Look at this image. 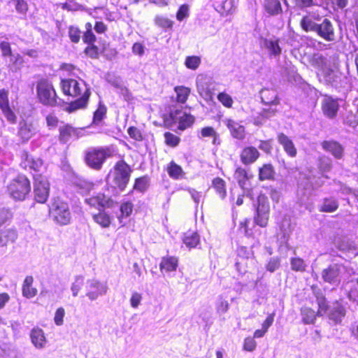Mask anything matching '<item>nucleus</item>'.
Segmentation results:
<instances>
[{
	"mask_svg": "<svg viewBox=\"0 0 358 358\" xmlns=\"http://www.w3.org/2000/svg\"><path fill=\"white\" fill-rule=\"evenodd\" d=\"M277 139L289 156L294 157L296 155V148L293 141L287 135L283 133H280L278 135Z\"/></svg>",
	"mask_w": 358,
	"mask_h": 358,
	"instance_id": "nucleus-26",
	"label": "nucleus"
},
{
	"mask_svg": "<svg viewBox=\"0 0 358 358\" xmlns=\"http://www.w3.org/2000/svg\"><path fill=\"white\" fill-rule=\"evenodd\" d=\"M265 44L271 55L278 56L281 53L278 40H266Z\"/></svg>",
	"mask_w": 358,
	"mask_h": 358,
	"instance_id": "nucleus-47",
	"label": "nucleus"
},
{
	"mask_svg": "<svg viewBox=\"0 0 358 358\" xmlns=\"http://www.w3.org/2000/svg\"><path fill=\"white\" fill-rule=\"evenodd\" d=\"M196 88L199 94L203 96L208 97L210 95V89L209 87V80L205 76L200 75L196 78Z\"/></svg>",
	"mask_w": 358,
	"mask_h": 358,
	"instance_id": "nucleus-29",
	"label": "nucleus"
},
{
	"mask_svg": "<svg viewBox=\"0 0 358 358\" xmlns=\"http://www.w3.org/2000/svg\"><path fill=\"white\" fill-rule=\"evenodd\" d=\"M85 54L92 59H97L99 55V49L94 44L88 45L85 49Z\"/></svg>",
	"mask_w": 358,
	"mask_h": 358,
	"instance_id": "nucleus-55",
	"label": "nucleus"
},
{
	"mask_svg": "<svg viewBox=\"0 0 358 358\" xmlns=\"http://www.w3.org/2000/svg\"><path fill=\"white\" fill-rule=\"evenodd\" d=\"M133 210V205L130 202H125L120 206L121 217H129Z\"/></svg>",
	"mask_w": 358,
	"mask_h": 358,
	"instance_id": "nucleus-63",
	"label": "nucleus"
},
{
	"mask_svg": "<svg viewBox=\"0 0 358 358\" xmlns=\"http://www.w3.org/2000/svg\"><path fill=\"white\" fill-rule=\"evenodd\" d=\"M17 238L15 230L6 229L0 231V246L6 245L9 241H14Z\"/></svg>",
	"mask_w": 358,
	"mask_h": 358,
	"instance_id": "nucleus-36",
	"label": "nucleus"
},
{
	"mask_svg": "<svg viewBox=\"0 0 358 358\" xmlns=\"http://www.w3.org/2000/svg\"><path fill=\"white\" fill-rule=\"evenodd\" d=\"M166 170L169 176L173 179L178 180L184 178L185 176V172L181 166L176 164L174 162H170Z\"/></svg>",
	"mask_w": 358,
	"mask_h": 358,
	"instance_id": "nucleus-35",
	"label": "nucleus"
},
{
	"mask_svg": "<svg viewBox=\"0 0 358 358\" xmlns=\"http://www.w3.org/2000/svg\"><path fill=\"white\" fill-rule=\"evenodd\" d=\"M317 34L327 41L331 42L335 39L334 29L329 19H324L322 23L318 24Z\"/></svg>",
	"mask_w": 358,
	"mask_h": 358,
	"instance_id": "nucleus-17",
	"label": "nucleus"
},
{
	"mask_svg": "<svg viewBox=\"0 0 358 358\" xmlns=\"http://www.w3.org/2000/svg\"><path fill=\"white\" fill-rule=\"evenodd\" d=\"M234 178L237 180L239 186L244 188L245 182L248 179L246 171L241 167H238L235 171Z\"/></svg>",
	"mask_w": 358,
	"mask_h": 358,
	"instance_id": "nucleus-44",
	"label": "nucleus"
},
{
	"mask_svg": "<svg viewBox=\"0 0 358 358\" xmlns=\"http://www.w3.org/2000/svg\"><path fill=\"white\" fill-rule=\"evenodd\" d=\"M213 187L221 199H224L226 196V185L225 182L220 178H215L213 180Z\"/></svg>",
	"mask_w": 358,
	"mask_h": 358,
	"instance_id": "nucleus-42",
	"label": "nucleus"
},
{
	"mask_svg": "<svg viewBox=\"0 0 358 358\" xmlns=\"http://www.w3.org/2000/svg\"><path fill=\"white\" fill-rule=\"evenodd\" d=\"M81 31L78 27L71 26L69 28V36L73 43H77L80 41Z\"/></svg>",
	"mask_w": 358,
	"mask_h": 358,
	"instance_id": "nucleus-56",
	"label": "nucleus"
},
{
	"mask_svg": "<svg viewBox=\"0 0 358 358\" xmlns=\"http://www.w3.org/2000/svg\"><path fill=\"white\" fill-rule=\"evenodd\" d=\"M269 203L268 199L264 195H259L257 198V206L256 208L257 216L255 222L262 227L266 226L269 217Z\"/></svg>",
	"mask_w": 358,
	"mask_h": 358,
	"instance_id": "nucleus-10",
	"label": "nucleus"
},
{
	"mask_svg": "<svg viewBox=\"0 0 358 358\" xmlns=\"http://www.w3.org/2000/svg\"><path fill=\"white\" fill-rule=\"evenodd\" d=\"M322 149L330 153L336 159H341L344 157L345 148L334 140L324 141L321 143Z\"/></svg>",
	"mask_w": 358,
	"mask_h": 358,
	"instance_id": "nucleus-16",
	"label": "nucleus"
},
{
	"mask_svg": "<svg viewBox=\"0 0 358 358\" xmlns=\"http://www.w3.org/2000/svg\"><path fill=\"white\" fill-rule=\"evenodd\" d=\"M319 169L322 172H328L332 168V160L328 157H321L319 159Z\"/></svg>",
	"mask_w": 358,
	"mask_h": 358,
	"instance_id": "nucleus-51",
	"label": "nucleus"
},
{
	"mask_svg": "<svg viewBox=\"0 0 358 358\" xmlns=\"http://www.w3.org/2000/svg\"><path fill=\"white\" fill-rule=\"evenodd\" d=\"M110 155L108 149L103 148H90L85 152V160L91 168L99 170L106 159Z\"/></svg>",
	"mask_w": 358,
	"mask_h": 358,
	"instance_id": "nucleus-5",
	"label": "nucleus"
},
{
	"mask_svg": "<svg viewBox=\"0 0 358 358\" xmlns=\"http://www.w3.org/2000/svg\"><path fill=\"white\" fill-rule=\"evenodd\" d=\"M94 221L103 228H107L110 225L111 220L110 216L104 211L99 212L93 215Z\"/></svg>",
	"mask_w": 358,
	"mask_h": 358,
	"instance_id": "nucleus-39",
	"label": "nucleus"
},
{
	"mask_svg": "<svg viewBox=\"0 0 358 358\" xmlns=\"http://www.w3.org/2000/svg\"><path fill=\"white\" fill-rule=\"evenodd\" d=\"M259 157V152L257 149L253 146L244 148L240 155L241 162L245 165L254 163Z\"/></svg>",
	"mask_w": 358,
	"mask_h": 358,
	"instance_id": "nucleus-24",
	"label": "nucleus"
},
{
	"mask_svg": "<svg viewBox=\"0 0 358 358\" xmlns=\"http://www.w3.org/2000/svg\"><path fill=\"white\" fill-rule=\"evenodd\" d=\"M85 201L87 204L92 207L96 208H110L112 207L113 201L109 196L104 194L99 193L95 196L86 198Z\"/></svg>",
	"mask_w": 358,
	"mask_h": 358,
	"instance_id": "nucleus-18",
	"label": "nucleus"
},
{
	"mask_svg": "<svg viewBox=\"0 0 358 358\" xmlns=\"http://www.w3.org/2000/svg\"><path fill=\"white\" fill-rule=\"evenodd\" d=\"M82 129L73 127L70 124H63L59 127L58 140L66 144L71 140L78 139L81 136Z\"/></svg>",
	"mask_w": 358,
	"mask_h": 358,
	"instance_id": "nucleus-11",
	"label": "nucleus"
},
{
	"mask_svg": "<svg viewBox=\"0 0 358 358\" xmlns=\"http://www.w3.org/2000/svg\"><path fill=\"white\" fill-rule=\"evenodd\" d=\"M317 22L314 21V17L312 16H308L307 15L303 16L300 22V25L303 30L306 32L313 31L315 32L318 26Z\"/></svg>",
	"mask_w": 358,
	"mask_h": 358,
	"instance_id": "nucleus-33",
	"label": "nucleus"
},
{
	"mask_svg": "<svg viewBox=\"0 0 358 358\" xmlns=\"http://www.w3.org/2000/svg\"><path fill=\"white\" fill-rule=\"evenodd\" d=\"M257 347V343L253 337H247L244 340L243 350L248 352H252Z\"/></svg>",
	"mask_w": 358,
	"mask_h": 358,
	"instance_id": "nucleus-59",
	"label": "nucleus"
},
{
	"mask_svg": "<svg viewBox=\"0 0 358 358\" xmlns=\"http://www.w3.org/2000/svg\"><path fill=\"white\" fill-rule=\"evenodd\" d=\"M148 185V178L146 177H143L136 180L134 189L141 192H143L146 190Z\"/></svg>",
	"mask_w": 358,
	"mask_h": 358,
	"instance_id": "nucleus-57",
	"label": "nucleus"
},
{
	"mask_svg": "<svg viewBox=\"0 0 358 358\" xmlns=\"http://www.w3.org/2000/svg\"><path fill=\"white\" fill-rule=\"evenodd\" d=\"M317 315V313L316 314L315 312L310 308L304 307L301 308L302 321L304 324H313Z\"/></svg>",
	"mask_w": 358,
	"mask_h": 358,
	"instance_id": "nucleus-41",
	"label": "nucleus"
},
{
	"mask_svg": "<svg viewBox=\"0 0 358 358\" xmlns=\"http://www.w3.org/2000/svg\"><path fill=\"white\" fill-rule=\"evenodd\" d=\"M178 267V259L175 257H163L160 263L162 272H170L176 270Z\"/></svg>",
	"mask_w": 358,
	"mask_h": 358,
	"instance_id": "nucleus-31",
	"label": "nucleus"
},
{
	"mask_svg": "<svg viewBox=\"0 0 358 358\" xmlns=\"http://www.w3.org/2000/svg\"><path fill=\"white\" fill-rule=\"evenodd\" d=\"M290 264L292 269L294 271L303 272L306 268L305 262L299 257L292 258Z\"/></svg>",
	"mask_w": 358,
	"mask_h": 358,
	"instance_id": "nucleus-48",
	"label": "nucleus"
},
{
	"mask_svg": "<svg viewBox=\"0 0 358 358\" xmlns=\"http://www.w3.org/2000/svg\"><path fill=\"white\" fill-rule=\"evenodd\" d=\"M165 143L170 147H176L180 143V138L171 132H166L164 134Z\"/></svg>",
	"mask_w": 358,
	"mask_h": 358,
	"instance_id": "nucleus-52",
	"label": "nucleus"
},
{
	"mask_svg": "<svg viewBox=\"0 0 358 358\" xmlns=\"http://www.w3.org/2000/svg\"><path fill=\"white\" fill-rule=\"evenodd\" d=\"M0 108L9 122L11 124L16 122L17 117L10 108L8 92L5 89L0 90Z\"/></svg>",
	"mask_w": 358,
	"mask_h": 358,
	"instance_id": "nucleus-14",
	"label": "nucleus"
},
{
	"mask_svg": "<svg viewBox=\"0 0 358 358\" xmlns=\"http://www.w3.org/2000/svg\"><path fill=\"white\" fill-rule=\"evenodd\" d=\"M106 110V107L100 103L98 108L94 113V122L97 124L101 122L105 117Z\"/></svg>",
	"mask_w": 358,
	"mask_h": 358,
	"instance_id": "nucleus-53",
	"label": "nucleus"
},
{
	"mask_svg": "<svg viewBox=\"0 0 358 358\" xmlns=\"http://www.w3.org/2000/svg\"><path fill=\"white\" fill-rule=\"evenodd\" d=\"M24 157V160L21 163V166L24 169L29 168L36 172H39L43 168V162L41 159L34 158L27 154H25Z\"/></svg>",
	"mask_w": 358,
	"mask_h": 358,
	"instance_id": "nucleus-27",
	"label": "nucleus"
},
{
	"mask_svg": "<svg viewBox=\"0 0 358 358\" xmlns=\"http://www.w3.org/2000/svg\"><path fill=\"white\" fill-rule=\"evenodd\" d=\"M176 94V101L178 103H184L186 102L190 94V89L185 86H176L174 88Z\"/></svg>",
	"mask_w": 358,
	"mask_h": 358,
	"instance_id": "nucleus-37",
	"label": "nucleus"
},
{
	"mask_svg": "<svg viewBox=\"0 0 358 358\" xmlns=\"http://www.w3.org/2000/svg\"><path fill=\"white\" fill-rule=\"evenodd\" d=\"M84 285V277L83 275H76L71 284V290L72 295L76 297L78 296L79 291Z\"/></svg>",
	"mask_w": 358,
	"mask_h": 358,
	"instance_id": "nucleus-46",
	"label": "nucleus"
},
{
	"mask_svg": "<svg viewBox=\"0 0 358 358\" xmlns=\"http://www.w3.org/2000/svg\"><path fill=\"white\" fill-rule=\"evenodd\" d=\"M7 190L13 199L23 201L31 190L30 182L25 176L19 175L10 182Z\"/></svg>",
	"mask_w": 358,
	"mask_h": 358,
	"instance_id": "nucleus-3",
	"label": "nucleus"
},
{
	"mask_svg": "<svg viewBox=\"0 0 358 358\" xmlns=\"http://www.w3.org/2000/svg\"><path fill=\"white\" fill-rule=\"evenodd\" d=\"M324 81L335 87H340L343 86V83L346 80V78L338 71L333 64L328 70L322 73Z\"/></svg>",
	"mask_w": 358,
	"mask_h": 358,
	"instance_id": "nucleus-13",
	"label": "nucleus"
},
{
	"mask_svg": "<svg viewBox=\"0 0 358 358\" xmlns=\"http://www.w3.org/2000/svg\"><path fill=\"white\" fill-rule=\"evenodd\" d=\"M34 197L37 202L45 203L49 196L50 185L47 178L41 174L34 175Z\"/></svg>",
	"mask_w": 358,
	"mask_h": 358,
	"instance_id": "nucleus-8",
	"label": "nucleus"
},
{
	"mask_svg": "<svg viewBox=\"0 0 358 358\" xmlns=\"http://www.w3.org/2000/svg\"><path fill=\"white\" fill-rule=\"evenodd\" d=\"M310 63L313 67L316 68L321 74L328 70L333 64L329 59L319 53L314 54L311 57Z\"/></svg>",
	"mask_w": 358,
	"mask_h": 358,
	"instance_id": "nucleus-22",
	"label": "nucleus"
},
{
	"mask_svg": "<svg viewBox=\"0 0 358 358\" xmlns=\"http://www.w3.org/2000/svg\"><path fill=\"white\" fill-rule=\"evenodd\" d=\"M62 88L64 93L66 95L72 96H80V98L71 103V110L83 108L87 106L90 96V90L84 80L74 79L62 80Z\"/></svg>",
	"mask_w": 358,
	"mask_h": 358,
	"instance_id": "nucleus-1",
	"label": "nucleus"
},
{
	"mask_svg": "<svg viewBox=\"0 0 358 358\" xmlns=\"http://www.w3.org/2000/svg\"><path fill=\"white\" fill-rule=\"evenodd\" d=\"M37 95L41 103L49 106L57 104V95L52 85L45 80L37 85Z\"/></svg>",
	"mask_w": 358,
	"mask_h": 358,
	"instance_id": "nucleus-6",
	"label": "nucleus"
},
{
	"mask_svg": "<svg viewBox=\"0 0 358 358\" xmlns=\"http://www.w3.org/2000/svg\"><path fill=\"white\" fill-rule=\"evenodd\" d=\"M355 272L352 268L343 264H332L321 272L324 282L338 285L341 280H349Z\"/></svg>",
	"mask_w": 358,
	"mask_h": 358,
	"instance_id": "nucleus-2",
	"label": "nucleus"
},
{
	"mask_svg": "<svg viewBox=\"0 0 358 358\" xmlns=\"http://www.w3.org/2000/svg\"><path fill=\"white\" fill-rule=\"evenodd\" d=\"M34 278L31 275H27L22 285V295L23 296L31 299L37 294V289L32 287Z\"/></svg>",
	"mask_w": 358,
	"mask_h": 358,
	"instance_id": "nucleus-30",
	"label": "nucleus"
},
{
	"mask_svg": "<svg viewBox=\"0 0 358 358\" xmlns=\"http://www.w3.org/2000/svg\"><path fill=\"white\" fill-rule=\"evenodd\" d=\"M194 122V117L187 113L182 109H178L176 113V125L178 129L184 131L190 127Z\"/></svg>",
	"mask_w": 358,
	"mask_h": 358,
	"instance_id": "nucleus-21",
	"label": "nucleus"
},
{
	"mask_svg": "<svg viewBox=\"0 0 358 358\" xmlns=\"http://www.w3.org/2000/svg\"><path fill=\"white\" fill-rule=\"evenodd\" d=\"M30 338L35 348L37 349H43L45 348L47 340L41 329L38 327L32 329L30 332Z\"/></svg>",
	"mask_w": 358,
	"mask_h": 358,
	"instance_id": "nucleus-25",
	"label": "nucleus"
},
{
	"mask_svg": "<svg viewBox=\"0 0 358 358\" xmlns=\"http://www.w3.org/2000/svg\"><path fill=\"white\" fill-rule=\"evenodd\" d=\"M55 221L60 225H66L70 223L71 213L67 203L57 200L55 201L51 208Z\"/></svg>",
	"mask_w": 358,
	"mask_h": 358,
	"instance_id": "nucleus-7",
	"label": "nucleus"
},
{
	"mask_svg": "<svg viewBox=\"0 0 358 358\" xmlns=\"http://www.w3.org/2000/svg\"><path fill=\"white\" fill-rule=\"evenodd\" d=\"M131 171L129 166L125 162L119 161L114 167L113 173L108 176V181L111 180L115 186L122 191L129 180Z\"/></svg>",
	"mask_w": 358,
	"mask_h": 358,
	"instance_id": "nucleus-4",
	"label": "nucleus"
},
{
	"mask_svg": "<svg viewBox=\"0 0 358 358\" xmlns=\"http://www.w3.org/2000/svg\"><path fill=\"white\" fill-rule=\"evenodd\" d=\"M194 122V117L187 113L182 109H178L176 113V125L178 129L184 131L190 127Z\"/></svg>",
	"mask_w": 358,
	"mask_h": 358,
	"instance_id": "nucleus-20",
	"label": "nucleus"
},
{
	"mask_svg": "<svg viewBox=\"0 0 358 358\" xmlns=\"http://www.w3.org/2000/svg\"><path fill=\"white\" fill-rule=\"evenodd\" d=\"M10 57L9 68L12 71H17L22 66L23 59L22 56L18 53L12 54Z\"/></svg>",
	"mask_w": 358,
	"mask_h": 358,
	"instance_id": "nucleus-43",
	"label": "nucleus"
},
{
	"mask_svg": "<svg viewBox=\"0 0 358 358\" xmlns=\"http://www.w3.org/2000/svg\"><path fill=\"white\" fill-rule=\"evenodd\" d=\"M199 241V236L196 232L186 234L183 238L184 244L189 249L196 248Z\"/></svg>",
	"mask_w": 358,
	"mask_h": 358,
	"instance_id": "nucleus-40",
	"label": "nucleus"
},
{
	"mask_svg": "<svg viewBox=\"0 0 358 358\" xmlns=\"http://www.w3.org/2000/svg\"><path fill=\"white\" fill-rule=\"evenodd\" d=\"M106 282H101L96 279L87 280L85 284L86 296L91 301L96 300L108 292Z\"/></svg>",
	"mask_w": 358,
	"mask_h": 358,
	"instance_id": "nucleus-9",
	"label": "nucleus"
},
{
	"mask_svg": "<svg viewBox=\"0 0 358 358\" xmlns=\"http://www.w3.org/2000/svg\"><path fill=\"white\" fill-rule=\"evenodd\" d=\"M338 202L333 199H325L320 208V211L331 213L338 208Z\"/></svg>",
	"mask_w": 358,
	"mask_h": 358,
	"instance_id": "nucleus-45",
	"label": "nucleus"
},
{
	"mask_svg": "<svg viewBox=\"0 0 358 358\" xmlns=\"http://www.w3.org/2000/svg\"><path fill=\"white\" fill-rule=\"evenodd\" d=\"M37 132L38 127L32 122L23 120L19 123L17 134L23 142H27Z\"/></svg>",
	"mask_w": 358,
	"mask_h": 358,
	"instance_id": "nucleus-15",
	"label": "nucleus"
},
{
	"mask_svg": "<svg viewBox=\"0 0 358 358\" xmlns=\"http://www.w3.org/2000/svg\"><path fill=\"white\" fill-rule=\"evenodd\" d=\"M280 265V259L278 257H272L266 264V270L273 273L276 271Z\"/></svg>",
	"mask_w": 358,
	"mask_h": 358,
	"instance_id": "nucleus-62",
	"label": "nucleus"
},
{
	"mask_svg": "<svg viewBox=\"0 0 358 358\" xmlns=\"http://www.w3.org/2000/svg\"><path fill=\"white\" fill-rule=\"evenodd\" d=\"M348 298L350 300L358 303V278L354 287L348 292Z\"/></svg>",
	"mask_w": 358,
	"mask_h": 358,
	"instance_id": "nucleus-64",
	"label": "nucleus"
},
{
	"mask_svg": "<svg viewBox=\"0 0 358 358\" xmlns=\"http://www.w3.org/2000/svg\"><path fill=\"white\" fill-rule=\"evenodd\" d=\"M326 314L331 323L338 324L346 315V308L341 302L336 301L329 306Z\"/></svg>",
	"mask_w": 358,
	"mask_h": 358,
	"instance_id": "nucleus-12",
	"label": "nucleus"
},
{
	"mask_svg": "<svg viewBox=\"0 0 358 358\" xmlns=\"http://www.w3.org/2000/svg\"><path fill=\"white\" fill-rule=\"evenodd\" d=\"M201 59L199 56H189L185 59V64L187 68L196 70L201 64Z\"/></svg>",
	"mask_w": 358,
	"mask_h": 358,
	"instance_id": "nucleus-49",
	"label": "nucleus"
},
{
	"mask_svg": "<svg viewBox=\"0 0 358 358\" xmlns=\"http://www.w3.org/2000/svg\"><path fill=\"white\" fill-rule=\"evenodd\" d=\"M217 99L227 108H231L234 103L231 96L225 92L220 93L217 95Z\"/></svg>",
	"mask_w": 358,
	"mask_h": 358,
	"instance_id": "nucleus-54",
	"label": "nucleus"
},
{
	"mask_svg": "<svg viewBox=\"0 0 358 358\" xmlns=\"http://www.w3.org/2000/svg\"><path fill=\"white\" fill-rule=\"evenodd\" d=\"M275 171L271 164H264L259 169V179L260 180H270L273 178Z\"/></svg>",
	"mask_w": 358,
	"mask_h": 358,
	"instance_id": "nucleus-38",
	"label": "nucleus"
},
{
	"mask_svg": "<svg viewBox=\"0 0 358 358\" xmlns=\"http://www.w3.org/2000/svg\"><path fill=\"white\" fill-rule=\"evenodd\" d=\"M266 11L271 15H276L282 12V7L279 0H264Z\"/></svg>",
	"mask_w": 358,
	"mask_h": 358,
	"instance_id": "nucleus-32",
	"label": "nucleus"
},
{
	"mask_svg": "<svg viewBox=\"0 0 358 358\" xmlns=\"http://www.w3.org/2000/svg\"><path fill=\"white\" fill-rule=\"evenodd\" d=\"M261 99L266 105L276 106L279 103L278 94L275 90L263 89L260 92Z\"/></svg>",
	"mask_w": 358,
	"mask_h": 358,
	"instance_id": "nucleus-28",
	"label": "nucleus"
},
{
	"mask_svg": "<svg viewBox=\"0 0 358 358\" xmlns=\"http://www.w3.org/2000/svg\"><path fill=\"white\" fill-rule=\"evenodd\" d=\"M17 12L25 15L28 10V5L24 0H13Z\"/></svg>",
	"mask_w": 358,
	"mask_h": 358,
	"instance_id": "nucleus-60",
	"label": "nucleus"
},
{
	"mask_svg": "<svg viewBox=\"0 0 358 358\" xmlns=\"http://www.w3.org/2000/svg\"><path fill=\"white\" fill-rule=\"evenodd\" d=\"M216 309L220 314L225 313L229 309V303L220 296L216 303Z\"/></svg>",
	"mask_w": 358,
	"mask_h": 358,
	"instance_id": "nucleus-58",
	"label": "nucleus"
},
{
	"mask_svg": "<svg viewBox=\"0 0 358 358\" xmlns=\"http://www.w3.org/2000/svg\"><path fill=\"white\" fill-rule=\"evenodd\" d=\"M322 108L327 117L333 118L336 115L339 106L336 99L330 96H325L322 100Z\"/></svg>",
	"mask_w": 358,
	"mask_h": 358,
	"instance_id": "nucleus-23",
	"label": "nucleus"
},
{
	"mask_svg": "<svg viewBox=\"0 0 358 358\" xmlns=\"http://www.w3.org/2000/svg\"><path fill=\"white\" fill-rule=\"evenodd\" d=\"M317 302L319 307L317 315L322 316L327 312L330 306H328L327 299L323 295L317 296Z\"/></svg>",
	"mask_w": 358,
	"mask_h": 358,
	"instance_id": "nucleus-50",
	"label": "nucleus"
},
{
	"mask_svg": "<svg viewBox=\"0 0 358 358\" xmlns=\"http://www.w3.org/2000/svg\"><path fill=\"white\" fill-rule=\"evenodd\" d=\"M233 7L234 5L232 0H225L222 2L219 11L222 15H228L231 12Z\"/></svg>",
	"mask_w": 358,
	"mask_h": 358,
	"instance_id": "nucleus-61",
	"label": "nucleus"
},
{
	"mask_svg": "<svg viewBox=\"0 0 358 358\" xmlns=\"http://www.w3.org/2000/svg\"><path fill=\"white\" fill-rule=\"evenodd\" d=\"M178 108H171L167 113L162 115L164 126L166 128H173L176 126V113Z\"/></svg>",
	"mask_w": 358,
	"mask_h": 358,
	"instance_id": "nucleus-34",
	"label": "nucleus"
},
{
	"mask_svg": "<svg viewBox=\"0 0 358 358\" xmlns=\"http://www.w3.org/2000/svg\"><path fill=\"white\" fill-rule=\"evenodd\" d=\"M224 124L228 128L233 138L243 140L245 137V127L240 122L230 118L223 120Z\"/></svg>",
	"mask_w": 358,
	"mask_h": 358,
	"instance_id": "nucleus-19",
	"label": "nucleus"
}]
</instances>
